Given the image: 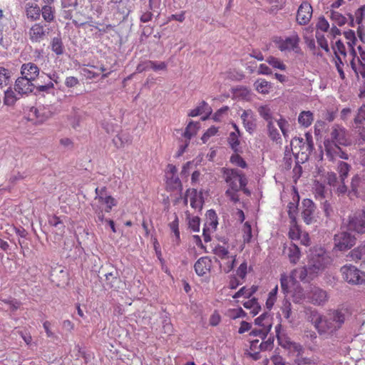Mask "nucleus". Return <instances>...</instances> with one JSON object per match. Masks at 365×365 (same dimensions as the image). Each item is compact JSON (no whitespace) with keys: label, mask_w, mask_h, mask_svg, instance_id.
Segmentation results:
<instances>
[{"label":"nucleus","mask_w":365,"mask_h":365,"mask_svg":"<svg viewBox=\"0 0 365 365\" xmlns=\"http://www.w3.org/2000/svg\"><path fill=\"white\" fill-rule=\"evenodd\" d=\"M308 320L312 322L319 335L332 336L338 331L349 319L351 312L347 307H340L329 310L322 315L316 309H309L307 312Z\"/></svg>","instance_id":"1"},{"label":"nucleus","mask_w":365,"mask_h":365,"mask_svg":"<svg viewBox=\"0 0 365 365\" xmlns=\"http://www.w3.org/2000/svg\"><path fill=\"white\" fill-rule=\"evenodd\" d=\"M347 144L346 130L341 125L335 124L331 128L329 137L324 142L326 155L330 160H333L341 153L340 145Z\"/></svg>","instance_id":"2"},{"label":"nucleus","mask_w":365,"mask_h":365,"mask_svg":"<svg viewBox=\"0 0 365 365\" xmlns=\"http://www.w3.org/2000/svg\"><path fill=\"white\" fill-rule=\"evenodd\" d=\"M290 146L296 158H300L302 161L307 160L314 150L312 135L307 133L305 140L303 138L294 137L291 140Z\"/></svg>","instance_id":"3"},{"label":"nucleus","mask_w":365,"mask_h":365,"mask_svg":"<svg viewBox=\"0 0 365 365\" xmlns=\"http://www.w3.org/2000/svg\"><path fill=\"white\" fill-rule=\"evenodd\" d=\"M272 42L275 46L284 53L293 52L296 54H301L302 49L299 46L300 38L296 32H293L289 36H274Z\"/></svg>","instance_id":"4"},{"label":"nucleus","mask_w":365,"mask_h":365,"mask_svg":"<svg viewBox=\"0 0 365 365\" xmlns=\"http://www.w3.org/2000/svg\"><path fill=\"white\" fill-rule=\"evenodd\" d=\"M223 176L230 188L235 190H242L248 195L250 193L246 188L247 179L242 171L237 169L223 168Z\"/></svg>","instance_id":"5"},{"label":"nucleus","mask_w":365,"mask_h":365,"mask_svg":"<svg viewBox=\"0 0 365 365\" xmlns=\"http://www.w3.org/2000/svg\"><path fill=\"white\" fill-rule=\"evenodd\" d=\"M343 279L350 284H361L365 282V273L352 264H345L340 269Z\"/></svg>","instance_id":"6"},{"label":"nucleus","mask_w":365,"mask_h":365,"mask_svg":"<svg viewBox=\"0 0 365 365\" xmlns=\"http://www.w3.org/2000/svg\"><path fill=\"white\" fill-rule=\"evenodd\" d=\"M329 262V257L323 250L317 254H312L308 263L309 273L314 274L322 272Z\"/></svg>","instance_id":"7"},{"label":"nucleus","mask_w":365,"mask_h":365,"mask_svg":"<svg viewBox=\"0 0 365 365\" xmlns=\"http://www.w3.org/2000/svg\"><path fill=\"white\" fill-rule=\"evenodd\" d=\"M356 237L351 233L341 231L334 235V249L339 251H345L351 249L356 244Z\"/></svg>","instance_id":"8"},{"label":"nucleus","mask_w":365,"mask_h":365,"mask_svg":"<svg viewBox=\"0 0 365 365\" xmlns=\"http://www.w3.org/2000/svg\"><path fill=\"white\" fill-rule=\"evenodd\" d=\"M96 197L93 202H96L101 207V205H106L105 212H109L112 208L117 205V200L108 194L106 187H96Z\"/></svg>","instance_id":"9"},{"label":"nucleus","mask_w":365,"mask_h":365,"mask_svg":"<svg viewBox=\"0 0 365 365\" xmlns=\"http://www.w3.org/2000/svg\"><path fill=\"white\" fill-rule=\"evenodd\" d=\"M49 33L50 30L46 25L36 23L29 30V40L33 43H40L47 38Z\"/></svg>","instance_id":"10"},{"label":"nucleus","mask_w":365,"mask_h":365,"mask_svg":"<svg viewBox=\"0 0 365 365\" xmlns=\"http://www.w3.org/2000/svg\"><path fill=\"white\" fill-rule=\"evenodd\" d=\"M307 299L314 305L322 306L329 299L327 292L315 286H310L307 289Z\"/></svg>","instance_id":"11"},{"label":"nucleus","mask_w":365,"mask_h":365,"mask_svg":"<svg viewBox=\"0 0 365 365\" xmlns=\"http://www.w3.org/2000/svg\"><path fill=\"white\" fill-rule=\"evenodd\" d=\"M161 4V0H148V4L145 3L140 6V21L142 23H148L153 19V12L158 9Z\"/></svg>","instance_id":"12"},{"label":"nucleus","mask_w":365,"mask_h":365,"mask_svg":"<svg viewBox=\"0 0 365 365\" xmlns=\"http://www.w3.org/2000/svg\"><path fill=\"white\" fill-rule=\"evenodd\" d=\"M302 204V219L306 224L310 225L315 221L316 206L310 199H304Z\"/></svg>","instance_id":"13"},{"label":"nucleus","mask_w":365,"mask_h":365,"mask_svg":"<svg viewBox=\"0 0 365 365\" xmlns=\"http://www.w3.org/2000/svg\"><path fill=\"white\" fill-rule=\"evenodd\" d=\"M168 64L163 61H154L145 60L140 61L136 67V73H142L149 70L154 71H165L167 69Z\"/></svg>","instance_id":"14"},{"label":"nucleus","mask_w":365,"mask_h":365,"mask_svg":"<svg viewBox=\"0 0 365 365\" xmlns=\"http://www.w3.org/2000/svg\"><path fill=\"white\" fill-rule=\"evenodd\" d=\"M349 230H354L359 233L365 232V212L356 213L349 219L348 224Z\"/></svg>","instance_id":"15"},{"label":"nucleus","mask_w":365,"mask_h":365,"mask_svg":"<svg viewBox=\"0 0 365 365\" xmlns=\"http://www.w3.org/2000/svg\"><path fill=\"white\" fill-rule=\"evenodd\" d=\"M35 88L33 81L23 76L19 77L15 82L14 90L21 96L33 92Z\"/></svg>","instance_id":"16"},{"label":"nucleus","mask_w":365,"mask_h":365,"mask_svg":"<svg viewBox=\"0 0 365 365\" xmlns=\"http://www.w3.org/2000/svg\"><path fill=\"white\" fill-rule=\"evenodd\" d=\"M312 16V7L308 2H303L299 7L297 21L300 25L307 24Z\"/></svg>","instance_id":"17"},{"label":"nucleus","mask_w":365,"mask_h":365,"mask_svg":"<svg viewBox=\"0 0 365 365\" xmlns=\"http://www.w3.org/2000/svg\"><path fill=\"white\" fill-rule=\"evenodd\" d=\"M243 125L247 132L252 134L257 128L256 118L250 109L245 110L240 115Z\"/></svg>","instance_id":"18"},{"label":"nucleus","mask_w":365,"mask_h":365,"mask_svg":"<svg viewBox=\"0 0 365 365\" xmlns=\"http://www.w3.org/2000/svg\"><path fill=\"white\" fill-rule=\"evenodd\" d=\"M351 187V193L358 197L365 199V177H359V175L353 177Z\"/></svg>","instance_id":"19"},{"label":"nucleus","mask_w":365,"mask_h":365,"mask_svg":"<svg viewBox=\"0 0 365 365\" xmlns=\"http://www.w3.org/2000/svg\"><path fill=\"white\" fill-rule=\"evenodd\" d=\"M52 115V111L48 107H45L43 106H39L38 107H33L30 110L29 116L35 117L36 119V123H43L48 118H50Z\"/></svg>","instance_id":"20"},{"label":"nucleus","mask_w":365,"mask_h":365,"mask_svg":"<svg viewBox=\"0 0 365 365\" xmlns=\"http://www.w3.org/2000/svg\"><path fill=\"white\" fill-rule=\"evenodd\" d=\"M40 69L34 63L29 62L23 63L21 67V76L34 81L38 76Z\"/></svg>","instance_id":"21"},{"label":"nucleus","mask_w":365,"mask_h":365,"mask_svg":"<svg viewBox=\"0 0 365 365\" xmlns=\"http://www.w3.org/2000/svg\"><path fill=\"white\" fill-rule=\"evenodd\" d=\"M187 193L190 195V206L200 211L204 204L203 191H197L196 189H188Z\"/></svg>","instance_id":"22"},{"label":"nucleus","mask_w":365,"mask_h":365,"mask_svg":"<svg viewBox=\"0 0 365 365\" xmlns=\"http://www.w3.org/2000/svg\"><path fill=\"white\" fill-rule=\"evenodd\" d=\"M212 261L207 257H202L195 263L194 268L198 276H203L210 272Z\"/></svg>","instance_id":"23"},{"label":"nucleus","mask_w":365,"mask_h":365,"mask_svg":"<svg viewBox=\"0 0 365 365\" xmlns=\"http://www.w3.org/2000/svg\"><path fill=\"white\" fill-rule=\"evenodd\" d=\"M114 145L118 148H123L132 143V136L128 132L121 130L113 139Z\"/></svg>","instance_id":"24"},{"label":"nucleus","mask_w":365,"mask_h":365,"mask_svg":"<svg viewBox=\"0 0 365 365\" xmlns=\"http://www.w3.org/2000/svg\"><path fill=\"white\" fill-rule=\"evenodd\" d=\"M349 25L352 27L355 26L356 24L359 25V28L363 26V22H365V6H361L358 9L354 16L349 15Z\"/></svg>","instance_id":"25"},{"label":"nucleus","mask_w":365,"mask_h":365,"mask_svg":"<svg viewBox=\"0 0 365 365\" xmlns=\"http://www.w3.org/2000/svg\"><path fill=\"white\" fill-rule=\"evenodd\" d=\"M25 12L27 19L31 21H36L40 19L41 9L35 3L28 2L25 5Z\"/></svg>","instance_id":"26"},{"label":"nucleus","mask_w":365,"mask_h":365,"mask_svg":"<svg viewBox=\"0 0 365 365\" xmlns=\"http://www.w3.org/2000/svg\"><path fill=\"white\" fill-rule=\"evenodd\" d=\"M344 36L346 38V43L347 44L349 55L356 56V48H355L356 43L357 41L355 33L352 30H349L344 32Z\"/></svg>","instance_id":"27"},{"label":"nucleus","mask_w":365,"mask_h":365,"mask_svg":"<svg viewBox=\"0 0 365 365\" xmlns=\"http://www.w3.org/2000/svg\"><path fill=\"white\" fill-rule=\"evenodd\" d=\"M344 36L346 38V43L347 44L349 55L356 56V48H355L356 43L357 41L355 33L352 30H349L344 32Z\"/></svg>","instance_id":"28"},{"label":"nucleus","mask_w":365,"mask_h":365,"mask_svg":"<svg viewBox=\"0 0 365 365\" xmlns=\"http://www.w3.org/2000/svg\"><path fill=\"white\" fill-rule=\"evenodd\" d=\"M280 284L282 290L285 294L291 293L294 287H295V286L297 284L294 282V279H292L290 275L288 276L285 273L281 274Z\"/></svg>","instance_id":"29"},{"label":"nucleus","mask_w":365,"mask_h":365,"mask_svg":"<svg viewBox=\"0 0 365 365\" xmlns=\"http://www.w3.org/2000/svg\"><path fill=\"white\" fill-rule=\"evenodd\" d=\"M349 257L355 262H360L361 265L365 267V244L361 245L354 249L350 253Z\"/></svg>","instance_id":"30"},{"label":"nucleus","mask_w":365,"mask_h":365,"mask_svg":"<svg viewBox=\"0 0 365 365\" xmlns=\"http://www.w3.org/2000/svg\"><path fill=\"white\" fill-rule=\"evenodd\" d=\"M314 119V113L310 110H302L297 118L298 123L304 128H309Z\"/></svg>","instance_id":"31"},{"label":"nucleus","mask_w":365,"mask_h":365,"mask_svg":"<svg viewBox=\"0 0 365 365\" xmlns=\"http://www.w3.org/2000/svg\"><path fill=\"white\" fill-rule=\"evenodd\" d=\"M218 221L217 216L215 210H209L206 213V222L205 227L207 230L215 231L217 227Z\"/></svg>","instance_id":"32"},{"label":"nucleus","mask_w":365,"mask_h":365,"mask_svg":"<svg viewBox=\"0 0 365 365\" xmlns=\"http://www.w3.org/2000/svg\"><path fill=\"white\" fill-rule=\"evenodd\" d=\"M255 324L261 328H267L271 330L272 328V318L269 313L264 312L259 317L255 319Z\"/></svg>","instance_id":"33"},{"label":"nucleus","mask_w":365,"mask_h":365,"mask_svg":"<svg viewBox=\"0 0 365 365\" xmlns=\"http://www.w3.org/2000/svg\"><path fill=\"white\" fill-rule=\"evenodd\" d=\"M308 274L311 275L312 274L309 273V269L307 266V267H302L294 269L292 272L290 277L294 279L295 283L298 284L297 281V279L303 281L306 279Z\"/></svg>","instance_id":"34"},{"label":"nucleus","mask_w":365,"mask_h":365,"mask_svg":"<svg viewBox=\"0 0 365 365\" xmlns=\"http://www.w3.org/2000/svg\"><path fill=\"white\" fill-rule=\"evenodd\" d=\"M51 48L57 56L62 55L64 52V46L61 36L53 37L50 44Z\"/></svg>","instance_id":"35"},{"label":"nucleus","mask_w":365,"mask_h":365,"mask_svg":"<svg viewBox=\"0 0 365 365\" xmlns=\"http://www.w3.org/2000/svg\"><path fill=\"white\" fill-rule=\"evenodd\" d=\"M292 293L293 301L295 303H300L306 298H307V290L305 292L299 284H297L295 287H294Z\"/></svg>","instance_id":"36"},{"label":"nucleus","mask_w":365,"mask_h":365,"mask_svg":"<svg viewBox=\"0 0 365 365\" xmlns=\"http://www.w3.org/2000/svg\"><path fill=\"white\" fill-rule=\"evenodd\" d=\"M279 327H280V325L279 324L278 326H277L275 327L276 332H277V339L279 341V344L284 348H287V349L293 348L294 350L297 351L298 352L301 351L302 350V347L299 344L293 343L287 339L283 341L281 339V337L279 335V332H278V329H279Z\"/></svg>","instance_id":"37"},{"label":"nucleus","mask_w":365,"mask_h":365,"mask_svg":"<svg viewBox=\"0 0 365 365\" xmlns=\"http://www.w3.org/2000/svg\"><path fill=\"white\" fill-rule=\"evenodd\" d=\"M21 96L16 93L15 91L8 88L4 93V102L7 106H13Z\"/></svg>","instance_id":"38"},{"label":"nucleus","mask_w":365,"mask_h":365,"mask_svg":"<svg viewBox=\"0 0 365 365\" xmlns=\"http://www.w3.org/2000/svg\"><path fill=\"white\" fill-rule=\"evenodd\" d=\"M299 353L300 351L299 352L298 357L296 359L297 365H317L319 364V356L313 355L310 357H305L299 356Z\"/></svg>","instance_id":"39"},{"label":"nucleus","mask_w":365,"mask_h":365,"mask_svg":"<svg viewBox=\"0 0 365 365\" xmlns=\"http://www.w3.org/2000/svg\"><path fill=\"white\" fill-rule=\"evenodd\" d=\"M287 255L289 261L296 264L300 258V251L299 247L295 244H291L287 248Z\"/></svg>","instance_id":"40"},{"label":"nucleus","mask_w":365,"mask_h":365,"mask_svg":"<svg viewBox=\"0 0 365 365\" xmlns=\"http://www.w3.org/2000/svg\"><path fill=\"white\" fill-rule=\"evenodd\" d=\"M255 86L257 92L262 94L268 93L272 87L269 82L262 78L257 80L255 83Z\"/></svg>","instance_id":"41"},{"label":"nucleus","mask_w":365,"mask_h":365,"mask_svg":"<svg viewBox=\"0 0 365 365\" xmlns=\"http://www.w3.org/2000/svg\"><path fill=\"white\" fill-rule=\"evenodd\" d=\"M243 306L245 308L250 309V313L252 314V316L257 315L261 309V307L259 306L257 299L255 298L248 299L245 302L243 303Z\"/></svg>","instance_id":"42"},{"label":"nucleus","mask_w":365,"mask_h":365,"mask_svg":"<svg viewBox=\"0 0 365 365\" xmlns=\"http://www.w3.org/2000/svg\"><path fill=\"white\" fill-rule=\"evenodd\" d=\"M42 17L46 22L51 23L54 20V9L50 5H45L41 9Z\"/></svg>","instance_id":"43"},{"label":"nucleus","mask_w":365,"mask_h":365,"mask_svg":"<svg viewBox=\"0 0 365 365\" xmlns=\"http://www.w3.org/2000/svg\"><path fill=\"white\" fill-rule=\"evenodd\" d=\"M259 115L268 123L273 121L274 118L270 108L268 106H260L257 108Z\"/></svg>","instance_id":"44"},{"label":"nucleus","mask_w":365,"mask_h":365,"mask_svg":"<svg viewBox=\"0 0 365 365\" xmlns=\"http://www.w3.org/2000/svg\"><path fill=\"white\" fill-rule=\"evenodd\" d=\"M239 135L235 132H231L228 136L227 141L228 143L232 148V150L235 153H237L240 151V140Z\"/></svg>","instance_id":"45"},{"label":"nucleus","mask_w":365,"mask_h":365,"mask_svg":"<svg viewBox=\"0 0 365 365\" xmlns=\"http://www.w3.org/2000/svg\"><path fill=\"white\" fill-rule=\"evenodd\" d=\"M199 128V123H194L192 121L190 122L187 125L185 130L183 133L185 138L187 140H190L192 136H194Z\"/></svg>","instance_id":"46"},{"label":"nucleus","mask_w":365,"mask_h":365,"mask_svg":"<svg viewBox=\"0 0 365 365\" xmlns=\"http://www.w3.org/2000/svg\"><path fill=\"white\" fill-rule=\"evenodd\" d=\"M350 64L356 75H361L365 78V63H356V56H352Z\"/></svg>","instance_id":"47"},{"label":"nucleus","mask_w":365,"mask_h":365,"mask_svg":"<svg viewBox=\"0 0 365 365\" xmlns=\"http://www.w3.org/2000/svg\"><path fill=\"white\" fill-rule=\"evenodd\" d=\"M329 16L334 23L339 26L347 22V19L338 11L331 10Z\"/></svg>","instance_id":"48"},{"label":"nucleus","mask_w":365,"mask_h":365,"mask_svg":"<svg viewBox=\"0 0 365 365\" xmlns=\"http://www.w3.org/2000/svg\"><path fill=\"white\" fill-rule=\"evenodd\" d=\"M98 1V4H96L93 0H91V6L92 8L96 7V11L98 12L101 13L102 9L104 6L108 7L109 9L110 6H112L113 4L116 3L115 0H97Z\"/></svg>","instance_id":"49"},{"label":"nucleus","mask_w":365,"mask_h":365,"mask_svg":"<svg viewBox=\"0 0 365 365\" xmlns=\"http://www.w3.org/2000/svg\"><path fill=\"white\" fill-rule=\"evenodd\" d=\"M91 207L96 214V222L100 225L106 222L101 207L96 202H92Z\"/></svg>","instance_id":"50"},{"label":"nucleus","mask_w":365,"mask_h":365,"mask_svg":"<svg viewBox=\"0 0 365 365\" xmlns=\"http://www.w3.org/2000/svg\"><path fill=\"white\" fill-rule=\"evenodd\" d=\"M10 81L11 72L4 67H0V87L6 86Z\"/></svg>","instance_id":"51"},{"label":"nucleus","mask_w":365,"mask_h":365,"mask_svg":"<svg viewBox=\"0 0 365 365\" xmlns=\"http://www.w3.org/2000/svg\"><path fill=\"white\" fill-rule=\"evenodd\" d=\"M48 224L55 227L58 233L62 235L64 232L65 225L58 217L53 216L48 220Z\"/></svg>","instance_id":"52"},{"label":"nucleus","mask_w":365,"mask_h":365,"mask_svg":"<svg viewBox=\"0 0 365 365\" xmlns=\"http://www.w3.org/2000/svg\"><path fill=\"white\" fill-rule=\"evenodd\" d=\"M266 61L274 68H277L281 71L286 70V65L283 63L282 60L274 56H269Z\"/></svg>","instance_id":"53"},{"label":"nucleus","mask_w":365,"mask_h":365,"mask_svg":"<svg viewBox=\"0 0 365 365\" xmlns=\"http://www.w3.org/2000/svg\"><path fill=\"white\" fill-rule=\"evenodd\" d=\"M277 123L278 127L281 130L283 136L285 139L289 138V122L284 118L281 117L279 119L275 120Z\"/></svg>","instance_id":"54"},{"label":"nucleus","mask_w":365,"mask_h":365,"mask_svg":"<svg viewBox=\"0 0 365 365\" xmlns=\"http://www.w3.org/2000/svg\"><path fill=\"white\" fill-rule=\"evenodd\" d=\"M267 131L269 137L274 141H278L281 140V136L274 125V120L267 123Z\"/></svg>","instance_id":"55"},{"label":"nucleus","mask_w":365,"mask_h":365,"mask_svg":"<svg viewBox=\"0 0 365 365\" xmlns=\"http://www.w3.org/2000/svg\"><path fill=\"white\" fill-rule=\"evenodd\" d=\"M188 226L193 232H199L200 230V218L197 216L191 217L190 213L186 212Z\"/></svg>","instance_id":"56"},{"label":"nucleus","mask_w":365,"mask_h":365,"mask_svg":"<svg viewBox=\"0 0 365 365\" xmlns=\"http://www.w3.org/2000/svg\"><path fill=\"white\" fill-rule=\"evenodd\" d=\"M325 186L319 182H316L314 187V194L316 199L319 200H324L325 197Z\"/></svg>","instance_id":"57"},{"label":"nucleus","mask_w":365,"mask_h":365,"mask_svg":"<svg viewBox=\"0 0 365 365\" xmlns=\"http://www.w3.org/2000/svg\"><path fill=\"white\" fill-rule=\"evenodd\" d=\"M337 168L340 175V180L343 182L348 175L350 170V165L344 161H340L338 163Z\"/></svg>","instance_id":"58"},{"label":"nucleus","mask_w":365,"mask_h":365,"mask_svg":"<svg viewBox=\"0 0 365 365\" xmlns=\"http://www.w3.org/2000/svg\"><path fill=\"white\" fill-rule=\"evenodd\" d=\"M291 223L292 225L289 231V238L292 239V240L300 239L302 232L299 226L297 225V221L295 220V222H293L292 220H291Z\"/></svg>","instance_id":"59"},{"label":"nucleus","mask_w":365,"mask_h":365,"mask_svg":"<svg viewBox=\"0 0 365 365\" xmlns=\"http://www.w3.org/2000/svg\"><path fill=\"white\" fill-rule=\"evenodd\" d=\"M206 108H208V105L205 101H202L200 106L195 108L191 110L188 115L191 117H195L206 112Z\"/></svg>","instance_id":"60"},{"label":"nucleus","mask_w":365,"mask_h":365,"mask_svg":"<svg viewBox=\"0 0 365 365\" xmlns=\"http://www.w3.org/2000/svg\"><path fill=\"white\" fill-rule=\"evenodd\" d=\"M282 314L284 317L287 319L289 322H292L290 320V317L292 314V304L291 303L287 300L284 299L282 302V307L281 308Z\"/></svg>","instance_id":"61"},{"label":"nucleus","mask_w":365,"mask_h":365,"mask_svg":"<svg viewBox=\"0 0 365 365\" xmlns=\"http://www.w3.org/2000/svg\"><path fill=\"white\" fill-rule=\"evenodd\" d=\"M278 292V287L277 285L275 286V287L272 289V291L269 293L268 298L266 302V306L268 309H271L274 304L276 299H277V294Z\"/></svg>","instance_id":"62"},{"label":"nucleus","mask_w":365,"mask_h":365,"mask_svg":"<svg viewBox=\"0 0 365 365\" xmlns=\"http://www.w3.org/2000/svg\"><path fill=\"white\" fill-rule=\"evenodd\" d=\"M334 54L336 58L339 56V54L345 56L346 55V49L344 43L341 40H337L335 45L333 46Z\"/></svg>","instance_id":"63"},{"label":"nucleus","mask_w":365,"mask_h":365,"mask_svg":"<svg viewBox=\"0 0 365 365\" xmlns=\"http://www.w3.org/2000/svg\"><path fill=\"white\" fill-rule=\"evenodd\" d=\"M214 253L222 259H229V251L227 248L222 245H217L214 249Z\"/></svg>","instance_id":"64"}]
</instances>
